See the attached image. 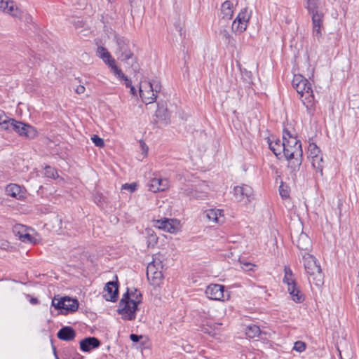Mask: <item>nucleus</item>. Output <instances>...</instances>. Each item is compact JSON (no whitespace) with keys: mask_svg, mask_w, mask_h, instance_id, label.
Here are the masks:
<instances>
[{"mask_svg":"<svg viewBox=\"0 0 359 359\" xmlns=\"http://www.w3.org/2000/svg\"><path fill=\"white\" fill-rule=\"evenodd\" d=\"M142 295L140 291L134 288L131 291L128 288L118 304L117 312L126 320H133L136 318V312L139 310L138 305L142 302Z\"/></svg>","mask_w":359,"mask_h":359,"instance_id":"1","label":"nucleus"},{"mask_svg":"<svg viewBox=\"0 0 359 359\" xmlns=\"http://www.w3.org/2000/svg\"><path fill=\"white\" fill-rule=\"evenodd\" d=\"M292 86L299 95L307 112L312 115L315 111V100L311 83L302 75H295L292 80Z\"/></svg>","mask_w":359,"mask_h":359,"instance_id":"2","label":"nucleus"},{"mask_svg":"<svg viewBox=\"0 0 359 359\" xmlns=\"http://www.w3.org/2000/svg\"><path fill=\"white\" fill-rule=\"evenodd\" d=\"M302 256L309 282L316 286H321L323 284L324 275L317 259L308 252H304Z\"/></svg>","mask_w":359,"mask_h":359,"instance_id":"3","label":"nucleus"},{"mask_svg":"<svg viewBox=\"0 0 359 359\" xmlns=\"http://www.w3.org/2000/svg\"><path fill=\"white\" fill-rule=\"evenodd\" d=\"M115 40L116 43V54L118 60L124 61L136 71L139 65L136 61V57L129 48V40L123 36L116 35Z\"/></svg>","mask_w":359,"mask_h":359,"instance_id":"4","label":"nucleus"},{"mask_svg":"<svg viewBox=\"0 0 359 359\" xmlns=\"http://www.w3.org/2000/svg\"><path fill=\"white\" fill-rule=\"evenodd\" d=\"M283 138L285 142L283 155L286 159L303 155L301 141L292 135L287 129H283Z\"/></svg>","mask_w":359,"mask_h":359,"instance_id":"5","label":"nucleus"},{"mask_svg":"<svg viewBox=\"0 0 359 359\" xmlns=\"http://www.w3.org/2000/svg\"><path fill=\"white\" fill-rule=\"evenodd\" d=\"M163 265L159 259H153L147 267V276L149 283L153 285H158L163 279Z\"/></svg>","mask_w":359,"mask_h":359,"instance_id":"6","label":"nucleus"},{"mask_svg":"<svg viewBox=\"0 0 359 359\" xmlns=\"http://www.w3.org/2000/svg\"><path fill=\"white\" fill-rule=\"evenodd\" d=\"M52 305L57 310H61V313L67 315L69 313L76 311L79 308V302L76 299L64 297L60 299L55 297L52 300Z\"/></svg>","mask_w":359,"mask_h":359,"instance_id":"7","label":"nucleus"},{"mask_svg":"<svg viewBox=\"0 0 359 359\" xmlns=\"http://www.w3.org/2000/svg\"><path fill=\"white\" fill-rule=\"evenodd\" d=\"M224 285L219 284H210L205 290L207 297L212 300L225 301L228 300L230 294L228 292H225Z\"/></svg>","mask_w":359,"mask_h":359,"instance_id":"8","label":"nucleus"},{"mask_svg":"<svg viewBox=\"0 0 359 359\" xmlns=\"http://www.w3.org/2000/svg\"><path fill=\"white\" fill-rule=\"evenodd\" d=\"M13 126V131H15L21 137H25L28 139H34L38 135L36 129L29 124L24 123L15 120Z\"/></svg>","mask_w":359,"mask_h":359,"instance_id":"9","label":"nucleus"},{"mask_svg":"<svg viewBox=\"0 0 359 359\" xmlns=\"http://www.w3.org/2000/svg\"><path fill=\"white\" fill-rule=\"evenodd\" d=\"M250 15L245 8L241 11L232 24V31L235 32L242 33L246 30L250 20Z\"/></svg>","mask_w":359,"mask_h":359,"instance_id":"10","label":"nucleus"},{"mask_svg":"<svg viewBox=\"0 0 359 359\" xmlns=\"http://www.w3.org/2000/svg\"><path fill=\"white\" fill-rule=\"evenodd\" d=\"M117 280V276H115ZM118 297V281L108 282L103 291V297L109 302H115Z\"/></svg>","mask_w":359,"mask_h":359,"instance_id":"11","label":"nucleus"},{"mask_svg":"<svg viewBox=\"0 0 359 359\" xmlns=\"http://www.w3.org/2000/svg\"><path fill=\"white\" fill-rule=\"evenodd\" d=\"M149 191L156 193L164 191L169 187V182L167 179L160 177H152L147 183Z\"/></svg>","mask_w":359,"mask_h":359,"instance_id":"12","label":"nucleus"},{"mask_svg":"<svg viewBox=\"0 0 359 359\" xmlns=\"http://www.w3.org/2000/svg\"><path fill=\"white\" fill-rule=\"evenodd\" d=\"M252 187L246 184L236 186L233 188V196L237 201H241L245 198L250 201L252 196Z\"/></svg>","mask_w":359,"mask_h":359,"instance_id":"13","label":"nucleus"},{"mask_svg":"<svg viewBox=\"0 0 359 359\" xmlns=\"http://www.w3.org/2000/svg\"><path fill=\"white\" fill-rule=\"evenodd\" d=\"M180 222L177 219L164 218L156 221V226L158 229L171 233L177 231Z\"/></svg>","mask_w":359,"mask_h":359,"instance_id":"14","label":"nucleus"},{"mask_svg":"<svg viewBox=\"0 0 359 359\" xmlns=\"http://www.w3.org/2000/svg\"><path fill=\"white\" fill-rule=\"evenodd\" d=\"M324 15L323 13H316L311 15L313 25V35L319 39L322 36L321 27L323 23Z\"/></svg>","mask_w":359,"mask_h":359,"instance_id":"15","label":"nucleus"},{"mask_svg":"<svg viewBox=\"0 0 359 359\" xmlns=\"http://www.w3.org/2000/svg\"><path fill=\"white\" fill-rule=\"evenodd\" d=\"M80 348L83 352H90L91 350L98 348L101 343L95 337H88L80 341Z\"/></svg>","mask_w":359,"mask_h":359,"instance_id":"16","label":"nucleus"},{"mask_svg":"<svg viewBox=\"0 0 359 359\" xmlns=\"http://www.w3.org/2000/svg\"><path fill=\"white\" fill-rule=\"evenodd\" d=\"M268 143L270 149L276 156H278L281 154H283L285 145L283 138L282 140L275 137H272V139L269 138Z\"/></svg>","mask_w":359,"mask_h":359,"instance_id":"17","label":"nucleus"},{"mask_svg":"<svg viewBox=\"0 0 359 359\" xmlns=\"http://www.w3.org/2000/svg\"><path fill=\"white\" fill-rule=\"evenodd\" d=\"M140 96L146 104H150L156 101L157 95L153 93L149 88H147L144 83H142L139 89Z\"/></svg>","mask_w":359,"mask_h":359,"instance_id":"18","label":"nucleus"},{"mask_svg":"<svg viewBox=\"0 0 359 359\" xmlns=\"http://www.w3.org/2000/svg\"><path fill=\"white\" fill-rule=\"evenodd\" d=\"M287 291L292 299L297 303H302L304 300V296L297 286L296 282H290L287 285Z\"/></svg>","mask_w":359,"mask_h":359,"instance_id":"19","label":"nucleus"},{"mask_svg":"<svg viewBox=\"0 0 359 359\" xmlns=\"http://www.w3.org/2000/svg\"><path fill=\"white\" fill-rule=\"evenodd\" d=\"M5 192L7 196L15 198L16 199H22L24 198V193L20 186L16 184H10L6 186Z\"/></svg>","mask_w":359,"mask_h":359,"instance_id":"20","label":"nucleus"},{"mask_svg":"<svg viewBox=\"0 0 359 359\" xmlns=\"http://www.w3.org/2000/svg\"><path fill=\"white\" fill-rule=\"evenodd\" d=\"M205 217L209 221L219 224L224 222L223 210L219 209H210L205 212Z\"/></svg>","mask_w":359,"mask_h":359,"instance_id":"21","label":"nucleus"},{"mask_svg":"<svg viewBox=\"0 0 359 359\" xmlns=\"http://www.w3.org/2000/svg\"><path fill=\"white\" fill-rule=\"evenodd\" d=\"M57 337L60 340L72 341L76 337V332L72 327L65 326L57 332Z\"/></svg>","mask_w":359,"mask_h":359,"instance_id":"22","label":"nucleus"},{"mask_svg":"<svg viewBox=\"0 0 359 359\" xmlns=\"http://www.w3.org/2000/svg\"><path fill=\"white\" fill-rule=\"evenodd\" d=\"M296 245L301 251H309L311 248V240L306 234L301 233Z\"/></svg>","mask_w":359,"mask_h":359,"instance_id":"23","label":"nucleus"},{"mask_svg":"<svg viewBox=\"0 0 359 359\" xmlns=\"http://www.w3.org/2000/svg\"><path fill=\"white\" fill-rule=\"evenodd\" d=\"M96 55L102 60V61L107 65L111 62V60H113L111 55L108 51V50L104 46H99L96 50Z\"/></svg>","mask_w":359,"mask_h":359,"instance_id":"24","label":"nucleus"},{"mask_svg":"<svg viewBox=\"0 0 359 359\" xmlns=\"http://www.w3.org/2000/svg\"><path fill=\"white\" fill-rule=\"evenodd\" d=\"M286 160L288 161V168L291 170V172L295 173L299 170L300 165H302V155L291 157Z\"/></svg>","mask_w":359,"mask_h":359,"instance_id":"25","label":"nucleus"},{"mask_svg":"<svg viewBox=\"0 0 359 359\" xmlns=\"http://www.w3.org/2000/svg\"><path fill=\"white\" fill-rule=\"evenodd\" d=\"M262 331L259 326L255 324H250L245 328V334L249 338H255L259 337Z\"/></svg>","mask_w":359,"mask_h":359,"instance_id":"26","label":"nucleus"},{"mask_svg":"<svg viewBox=\"0 0 359 359\" xmlns=\"http://www.w3.org/2000/svg\"><path fill=\"white\" fill-rule=\"evenodd\" d=\"M233 4L230 1H224L222 5V13L223 14V18H226V19H231L233 15V10H232Z\"/></svg>","mask_w":359,"mask_h":359,"instance_id":"27","label":"nucleus"},{"mask_svg":"<svg viewBox=\"0 0 359 359\" xmlns=\"http://www.w3.org/2000/svg\"><path fill=\"white\" fill-rule=\"evenodd\" d=\"M156 117L161 121H166L170 118V114L166 107L163 104H158L156 111Z\"/></svg>","mask_w":359,"mask_h":359,"instance_id":"28","label":"nucleus"},{"mask_svg":"<svg viewBox=\"0 0 359 359\" xmlns=\"http://www.w3.org/2000/svg\"><path fill=\"white\" fill-rule=\"evenodd\" d=\"M4 13L9 14L14 18L21 17V11L18 7H15L13 1H10L8 8L5 10Z\"/></svg>","mask_w":359,"mask_h":359,"instance_id":"29","label":"nucleus"},{"mask_svg":"<svg viewBox=\"0 0 359 359\" xmlns=\"http://www.w3.org/2000/svg\"><path fill=\"white\" fill-rule=\"evenodd\" d=\"M15 120L13 118H8L6 116H4L2 121H1L0 128L5 130L13 131V125L15 123Z\"/></svg>","mask_w":359,"mask_h":359,"instance_id":"30","label":"nucleus"},{"mask_svg":"<svg viewBox=\"0 0 359 359\" xmlns=\"http://www.w3.org/2000/svg\"><path fill=\"white\" fill-rule=\"evenodd\" d=\"M107 65L111 69V72L114 74V75L121 79V77H124V74L121 71V69L116 66V61L114 59L111 60V62H109Z\"/></svg>","mask_w":359,"mask_h":359,"instance_id":"31","label":"nucleus"},{"mask_svg":"<svg viewBox=\"0 0 359 359\" xmlns=\"http://www.w3.org/2000/svg\"><path fill=\"white\" fill-rule=\"evenodd\" d=\"M107 65L111 69V72L114 74V75L121 79V77H124V74L121 71V69L116 66V61L114 59L111 60V62H109Z\"/></svg>","mask_w":359,"mask_h":359,"instance_id":"32","label":"nucleus"},{"mask_svg":"<svg viewBox=\"0 0 359 359\" xmlns=\"http://www.w3.org/2000/svg\"><path fill=\"white\" fill-rule=\"evenodd\" d=\"M306 8L308 12L312 15L316 13H320L318 10V4L315 0H307Z\"/></svg>","mask_w":359,"mask_h":359,"instance_id":"33","label":"nucleus"},{"mask_svg":"<svg viewBox=\"0 0 359 359\" xmlns=\"http://www.w3.org/2000/svg\"><path fill=\"white\" fill-rule=\"evenodd\" d=\"M144 84L147 88H149L150 90L156 95L157 93L161 91V86L158 81H153L152 82H144Z\"/></svg>","mask_w":359,"mask_h":359,"instance_id":"34","label":"nucleus"},{"mask_svg":"<svg viewBox=\"0 0 359 359\" xmlns=\"http://www.w3.org/2000/svg\"><path fill=\"white\" fill-rule=\"evenodd\" d=\"M311 164L314 168L319 170L321 173L323 172V157L321 155L311 157Z\"/></svg>","mask_w":359,"mask_h":359,"instance_id":"35","label":"nucleus"},{"mask_svg":"<svg viewBox=\"0 0 359 359\" xmlns=\"http://www.w3.org/2000/svg\"><path fill=\"white\" fill-rule=\"evenodd\" d=\"M285 276L283 278V282L286 283L287 285L290 284V282H295L293 279V273L291 269L289 266H285L284 268Z\"/></svg>","mask_w":359,"mask_h":359,"instance_id":"36","label":"nucleus"},{"mask_svg":"<svg viewBox=\"0 0 359 359\" xmlns=\"http://www.w3.org/2000/svg\"><path fill=\"white\" fill-rule=\"evenodd\" d=\"M279 194L283 198H287L290 196V188L282 182L279 187Z\"/></svg>","mask_w":359,"mask_h":359,"instance_id":"37","label":"nucleus"},{"mask_svg":"<svg viewBox=\"0 0 359 359\" xmlns=\"http://www.w3.org/2000/svg\"><path fill=\"white\" fill-rule=\"evenodd\" d=\"M147 235H148V246H149L151 244L153 245L154 244H156L158 241L157 236L154 233V231L151 229H146Z\"/></svg>","mask_w":359,"mask_h":359,"instance_id":"38","label":"nucleus"},{"mask_svg":"<svg viewBox=\"0 0 359 359\" xmlns=\"http://www.w3.org/2000/svg\"><path fill=\"white\" fill-rule=\"evenodd\" d=\"M219 35L225 43L230 44L231 43L232 37L226 29L220 30Z\"/></svg>","mask_w":359,"mask_h":359,"instance_id":"39","label":"nucleus"},{"mask_svg":"<svg viewBox=\"0 0 359 359\" xmlns=\"http://www.w3.org/2000/svg\"><path fill=\"white\" fill-rule=\"evenodd\" d=\"M309 151L311 157L320 156V150L318 147L314 144H310L309 146Z\"/></svg>","mask_w":359,"mask_h":359,"instance_id":"40","label":"nucleus"},{"mask_svg":"<svg viewBox=\"0 0 359 359\" xmlns=\"http://www.w3.org/2000/svg\"><path fill=\"white\" fill-rule=\"evenodd\" d=\"M91 140L95 144L96 147H98L100 148H102L104 145V142L102 138L100 137L99 136L94 135L91 137Z\"/></svg>","mask_w":359,"mask_h":359,"instance_id":"41","label":"nucleus"},{"mask_svg":"<svg viewBox=\"0 0 359 359\" xmlns=\"http://www.w3.org/2000/svg\"><path fill=\"white\" fill-rule=\"evenodd\" d=\"M306 348V344L301 341H297L294 343L293 349L298 352H302Z\"/></svg>","mask_w":359,"mask_h":359,"instance_id":"42","label":"nucleus"},{"mask_svg":"<svg viewBox=\"0 0 359 359\" xmlns=\"http://www.w3.org/2000/svg\"><path fill=\"white\" fill-rule=\"evenodd\" d=\"M20 240L24 243H33L34 238L29 233H26L20 235Z\"/></svg>","mask_w":359,"mask_h":359,"instance_id":"43","label":"nucleus"},{"mask_svg":"<svg viewBox=\"0 0 359 359\" xmlns=\"http://www.w3.org/2000/svg\"><path fill=\"white\" fill-rule=\"evenodd\" d=\"M196 189H194L191 187L187 186L184 189H183V194L187 196L192 198L193 196L195 193Z\"/></svg>","mask_w":359,"mask_h":359,"instance_id":"44","label":"nucleus"},{"mask_svg":"<svg viewBox=\"0 0 359 359\" xmlns=\"http://www.w3.org/2000/svg\"><path fill=\"white\" fill-rule=\"evenodd\" d=\"M207 198V193L203 191H195L192 198L203 200Z\"/></svg>","mask_w":359,"mask_h":359,"instance_id":"45","label":"nucleus"},{"mask_svg":"<svg viewBox=\"0 0 359 359\" xmlns=\"http://www.w3.org/2000/svg\"><path fill=\"white\" fill-rule=\"evenodd\" d=\"M137 185L136 183H131V184L126 183L122 186V188L123 189H128L130 192H134L137 189Z\"/></svg>","mask_w":359,"mask_h":359,"instance_id":"46","label":"nucleus"},{"mask_svg":"<svg viewBox=\"0 0 359 359\" xmlns=\"http://www.w3.org/2000/svg\"><path fill=\"white\" fill-rule=\"evenodd\" d=\"M9 2L8 0H0V11L4 13L5 10L8 8Z\"/></svg>","mask_w":359,"mask_h":359,"instance_id":"47","label":"nucleus"},{"mask_svg":"<svg viewBox=\"0 0 359 359\" xmlns=\"http://www.w3.org/2000/svg\"><path fill=\"white\" fill-rule=\"evenodd\" d=\"M142 338H143L142 335H137L135 334H131L130 335V339L133 342H138Z\"/></svg>","mask_w":359,"mask_h":359,"instance_id":"48","label":"nucleus"},{"mask_svg":"<svg viewBox=\"0 0 359 359\" xmlns=\"http://www.w3.org/2000/svg\"><path fill=\"white\" fill-rule=\"evenodd\" d=\"M120 79H123L124 81V84L127 88H130L132 86V81L129 79L126 76L124 75V77H121Z\"/></svg>","mask_w":359,"mask_h":359,"instance_id":"49","label":"nucleus"},{"mask_svg":"<svg viewBox=\"0 0 359 359\" xmlns=\"http://www.w3.org/2000/svg\"><path fill=\"white\" fill-rule=\"evenodd\" d=\"M46 175L48 177H54V170L50 166L46 167Z\"/></svg>","mask_w":359,"mask_h":359,"instance_id":"50","label":"nucleus"},{"mask_svg":"<svg viewBox=\"0 0 359 359\" xmlns=\"http://www.w3.org/2000/svg\"><path fill=\"white\" fill-rule=\"evenodd\" d=\"M243 269L246 270V271H251L252 270V266L254 265H252L251 263H243Z\"/></svg>","mask_w":359,"mask_h":359,"instance_id":"51","label":"nucleus"},{"mask_svg":"<svg viewBox=\"0 0 359 359\" xmlns=\"http://www.w3.org/2000/svg\"><path fill=\"white\" fill-rule=\"evenodd\" d=\"M76 92L78 94L83 93L85 92V87L83 86H81V85L77 86V88H76Z\"/></svg>","mask_w":359,"mask_h":359,"instance_id":"52","label":"nucleus"},{"mask_svg":"<svg viewBox=\"0 0 359 359\" xmlns=\"http://www.w3.org/2000/svg\"><path fill=\"white\" fill-rule=\"evenodd\" d=\"M130 93L132 95H136V90H135V87L133 86L130 87Z\"/></svg>","mask_w":359,"mask_h":359,"instance_id":"53","label":"nucleus"},{"mask_svg":"<svg viewBox=\"0 0 359 359\" xmlns=\"http://www.w3.org/2000/svg\"><path fill=\"white\" fill-rule=\"evenodd\" d=\"M38 299L36 298H32L30 299V303L32 304H36L38 303Z\"/></svg>","mask_w":359,"mask_h":359,"instance_id":"54","label":"nucleus"},{"mask_svg":"<svg viewBox=\"0 0 359 359\" xmlns=\"http://www.w3.org/2000/svg\"><path fill=\"white\" fill-rule=\"evenodd\" d=\"M20 227H22V226H20V225H16V226H15L14 231H15V232H16V231H17V230H18V229H20Z\"/></svg>","mask_w":359,"mask_h":359,"instance_id":"55","label":"nucleus"},{"mask_svg":"<svg viewBox=\"0 0 359 359\" xmlns=\"http://www.w3.org/2000/svg\"><path fill=\"white\" fill-rule=\"evenodd\" d=\"M53 353H54V354H55V355L56 359H59V358H58V357H57V353H56V349H55V347H53Z\"/></svg>","mask_w":359,"mask_h":359,"instance_id":"56","label":"nucleus"},{"mask_svg":"<svg viewBox=\"0 0 359 359\" xmlns=\"http://www.w3.org/2000/svg\"><path fill=\"white\" fill-rule=\"evenodd\" d=\"M111 0H108V1H111Z\"/></svg>","mask_w":359,"mask_h":359,"instance_id":"57","label":"nucleus"}]
</instances>
